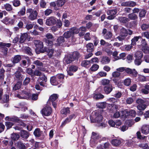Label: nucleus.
I'll list each match as a JSON object with an SVG mask.
<instances>
[{
  "label": "nucleus",
  "instance_id": "bb28decb",
  "mask_svg": "<svg viewBox=\"0 0 149 149\" xmlns=\"http://www.w3.org/2000/svg\"><path fill=\"white\" fill-rule=\"evenodd\" d=\"M72 33L70 30L69 31L65 32L63 34V36L65 38H68L73 36Z\"/></svg>",
  "mask_w": 149,
  "mask_h": 149
},
{
  "label": "nucleus",
  "instance_id": "13d9d810",
  "mask_svg": "<svg viewBox=\"0 0 149 149\" xmlns=\"http://www.w3.org/2000/svg\"><path fill=\"white\" fill-rule=\"evenodd\" d=\"M71 31L73 33V35L74 34H77L79 33L80 30L79 29H77L76 27H73L70 29Z\"/></svg>",
  "mask_w": 149,
  "mask_h": 149
},
{
  "label": "nucleus",
  "instance_id": "0e129e2a",
  "mask_svg": "<svg viewBox=\"0 0 149 149\" xmlns=\"http://www.w3.org/2000/svg\"><path fill=\"white\" fill-rule=\"evenodd\" d=\"M109 101L110 102L115 104H116V103L119 102V100L118 99L115 98H111L109 99Z\"/></svg>",
  "mask_w": 149,
  "mask_h": 149
},
{
  "label": "nucleus",
  "instance_id": "8fccbe9b",
  "mask_svg": "<svg viewBox=\"0 0 149 149\" xmlns=\"http://www.w3.org/2000/svg\"><path fill=\"white\" fill-rule=\"evenodd\" d=\"M92 139H94V140H97L99 139L100 138V136L99 134L96 133L95 132H93L92 133Z\"/></svg>",
  "mask_w": 149,
  "mask_h": 149
},
{
  "label": "nucleus",
  "instance_id": "ea45409f",
  "mask_svg": "<svg viewBox=\"0 0 149 149\" xmlns=\"http://www.w3.org/2000/svg\"><path fill=\"white\" fill-rule=\"evenodd\" d=\"M65 2V0H57L56 1V5L58 7H61Z\"/></svg>",
  "mask_w": 149,
  "mask_h": 149
},
{
  "label": "nucleus",
  "instance_id": "f704fd0d",
  "mask_svg": "<svg viewBox=\"0 0 149 149\" xmlns=\"http://www.w3.org/2000/svg\"><path fill=\"white\" fill-rule=\"evenodd\" d=\"M110 81L109 79H104L101 81V83L103 85H109Z\"/></svg>",
  "mask_w": 149,
  "mask_h": 149
},
{
  "label": "nucleus",
  "instance_id": "cd10ccee",
  "mask_svg": "<svg viewBox=\"0 0 149 149\" xmlns=\"http://www.w3.org/2000/svg\"><path fill=\"white\" fill-rule=\"evenodd\" d=\"M16 146L19 149H26V147L25 144L21 141L17 142Z\"/></svg>",
  "mask_w": 149,
  "mask_h": 149
},
{
  "label": "nucleus",
  "instance_id": "49530a36",
  "mask_svg": "<svg viewBox=\"0 0 149 149\" xmlns=\"http://www.w3.org/2000/svg\"><path fill=\"white\" fill-rule=\"evenodd\" d=\"M61 112L62 114L69 113H70L69 108L68 107L64 108L61 110Z\"/></svg>",
  "mask_w": 149,
  "mask_h": 149
},
{
  "label": "nucleus",
  "instance_id": "680f3d73",
  "mask_svg": "<svg viewBox=\"0 0 149 149\" xmlns=\"http://www.w3.org/2000/svg\"><path fill=\"white\" fill-rule=\"evenodd\" d=\"M122 95V93L121 92L118 91L116 93L114 94V96L116 99H118L121 97Z\"/></svg>",
  "mask_w": 149,
  "mask_h": 149
},
{
  "label": "nucleus",
  "instance_id": "c756f323",
  "mask_svg": "<svg viewBox=\"0 0 149 149\" xmlns=\"http://www.w3.org/2000/svg\"><path fill=\"white\" fill-rule=\"evenodd\" d=\"M128 17L130 20H134L137 19L138 16L136 14L132 13L128 15Z\"/></svg>",
  "mask_w": 149,
  "mask_h": 149
},
{
  "label": "nucleus",
  "instance_id": "4468645a",
  "mask_svg": "<svg viewBox=\"0 0 149 149\" xmlns=\"http://www.w3.org/2000/svg\"><path fill=\"white\" fill-rule=\"evenodd\" d=\"M22 71V70L20 68H18V71H17L15 74V77L16 78L19 80L22 79V75L21 72Z\"/></svg>",
  "mask_w": 149,
  "mask_h": 149
},
{
  "label": "nucleus",
  "instance_id": "9d476101",
  "mask_svg": "<svg viewBox=\"0 0 149 149\" xmlns=\"http://www.w3.org/2000/svg\"><path fill=\"white\" fill-rule=\"evenodd\" d=\"M125 71L128 74H131L132 76L136 77L137 74V72L134 69H132L129 68H125Z\"/></svg>",
  "mask_w": 149,
  "mask_h": 149
},
{
  "label": "nucleus",
  "instance_id": "37998d69",
  "mask_svg": "<svg viewBox=\"0 0 149 149\" xmlns=\"http://www.w3.org/2000/svg\"><path fill=\"white\" fill-rule=\"evenodd\" d=\"M38 46V48L39 49L40 51L42 53L44 52L45 51V49H43V42L41 41Z\"/></svg>",
  "mask_w": 149,
  "mask_h": 149
},
{
  "label": "nucleus",
  "instance_id": "a878e982",
  "mask_svg": "<svg viewBox=\"0 0 149 149\" xmlns=\"http://www.w3.org/2000/svg\"><path fill=\"white\" fill-rule=\"evenodd\" d=\"M28 36V34L27 33H24L22 34L20 36L19 42L21 43L24 42L27 38Z\"/></svg>",
  "mask_w": 149,
  "mask_h": 149
},
{
  "label": "nucleus",
  "instance_id": "9b49d317",
  "mask_svg": "<svg viewBox=\"0 0 149 149\" xmlns=\"http://www.w3.org/2000/svg\"><path fill=\"white\" fill-rule=\"evenodd\" d=\"M33 63L37 66L38 68H39L42 71H45L46 70L45 68L42 67L43 66V64L40 61L37 60L34 61Z\"/></svg>",
  "mask_w": 149,
  "mask_h": 149
},
{
  "label": "nucleus",
  "instance_id": "6e6d98bb",
  "mask_svg": "<svg viewBox=\"0 0 149 149\" xmlns=\"http://www.w3.org/2000/svg\"><path fill=\"white\" fill-rule=\"evenodd\" d=\"M99 68V66L97 64H94L90 68L91 70L92 71H95L97 70Z\"/></svg>",
  "mask_w": 149,
  "mask_h": 149
},
{
  "label": "nucleus",
  "instance_id": "6ab92c4d",
  "mask_svg": "<svg viewBox=\"0 0 149 149\" xmlns=\"http://www.w3.org/2000/svg\"><path fill=\"white\" fill-rule=\"evenodd\" d=\"M20 134L22 138L25 139L28 138L29 136V133L27 131L24 130L20 131Z\"/></svg>",
  "mask_w": 149,
  "mask_h": 149
},
{
  "label": "nucleus",
  "instance_id": "0eeeda50",
  "mask_svg": "<svg viewBox=\"0 0 149 149\" xmlns=\"http://www.w3.org/2000/svg\"><path fill=\"white\" fill-rule=\"evenodd\" d=\"M108 15L109 16L107 17V18L109 20H112L113 19L117 13V10L116 9H114L112 10H108L107 12Z\"/></svg>",
  "mask_w": 149,
  "mask_h": 149
},
{
  "label": "nucleus",
  "instance_id": "473e14b6",
  "mask_svg": "<svg viewBox=\"0 0 149 149\" xmlns=\"http://www.w3.org/2000/svg\"><path fill=\"white\" fill-rule=\"evenodd\" d=\"M47 52V55L49 58H51L53 56L54 53L57 52L56 51H54L53 49H49Z\"/></svg>",
  "mask_w": 149,
  "mask_h": 149
},
{
  "label": "nucleus",
  "instance_id": "20e7f679",
  "mask_svg": "<svg viewBox=\"0 0 149 149\" xmlns=\"http://www.w3.org/2000/svg\"><path fill=\"white\" fill-rule=\"evenodd\" d=\"M120 35L116 38L120 41L124 40L126 37L127 36L128 31L127 30L123 27L120 29Z\"/></svg>",
  "mask_w": 149,
  "mask_h": 149
},
{
  "label": "nucleus",
  "instance_id": "423d86ee",
  "mask_svg": "<svg viewBox=\"0 0 149 149\" xmlns=\"http://www.w3.org/2000/svg\"><path fill=\"white\" fill-rule=\"evenodd\" d=\"M45 37L46 38H44L43 40L45 42L46 45L47 46H52L53 45V42L52 41L49 40L54 38V36L52 34L48 33L45 35Z\"/></svg>",
  "mask_w": 149,
  "mask_h": 149
},
{
  "label": "nucleus",
  "instance_id": "b1692460",
  "mask_svg": "<svg viewBox=\"0 0 149 149\" xmlns=\"http://www.w3.org/2000/svg\"><path fill=\"white\" fill-rule=\"evenodd\" d=\"M70 55L74 61L77 60L80 56V54L77 52H74Z\"/></svg>",
  "mask_w": 149,
  "mask_h": 149
},
{
  "label": "nucleus",
  "instance_id": "f8f14e48",
  "mask_svg": "<svg viewBox=\"0 0 149 149\" xmlns=\"http://www.w3.org/2000/svg\"><path fill=\"white\" fill-rule=\"evenodd\" d=\"M65 41L63 36L59 37L57 39L54 45L56 46H59L62 44Z\"/></svg>",
  "mask_w": 149,
  "mask_h": 149
},
{
  "label": "nucleus",
  "instance_id": "ddd939ff",
  "mask_svg": "<svg viewBox=\"0 0 149 149\" xmlns=\"http://www.w3.org/2000/svg\"><path fill=\"white\" fill-rule=\"evenodd\" d=\"M141 132L145 134H147L149 133V125H144L141 127Z\"/></svg>",
  "mask_w": 149,
  "mask_h": 149
},
{
  "label": "nucleus",
  "instance_id": "338daca9",
  "mask_svg": "<svg viewBox=\"0 0 149 149\" xmlns=\"http://www.w3.org/2000/svg\"><path fill=\"white\" fill-rule=\"evenodd\" d=\"M143 51L145 53H149V47L145 46L143 47L142 49Z\"/></svg>",
  "mask_w": 149,
  "mask_h": 149
},
{
  "label": "nucleus",
  "instance_id": "a18cd8bd",
  "mask_svg": "<svg viewBox=\"0 0 149 149\" xmlns=\"http://www.w3.org/2000/svg\"><path fill=\"white\" fill-rule=\"evenodd\" d=\"M120 75L121 73L116 70L112 72V76L114 78H118L120 77Z\"/></svg>",
  "mask_w": 149,
  "mask_h": 149
},
{
  "label": "nucleus",
  "instance_id": "393cba45",
  "mask_svg": "<svg viewBox=\"0 0 149 149\" xmlns=\"http://www.w3.org/2000/svg\"><path fill=\"white\" fill-rule=\"evenodd\" d=\"M91 63V61H90L84 60L82 62L81 65L83 67L88 68L90 66Z\"/></svg>",
  "mask_w": 149,
  "mask_h": 149
},
{
  "label": "nucleus",
  "instance_id": "774afa93",
  "mask_svg": "<svg viewBox=\"0 0 149 149\" xmlns=\"http://www.w3.org/2000/svg\"><path fill=\"white\" fill-rule=\"evenodd\" d=\"M149 27V25L145 24H143L141 26V29L143 31L145 30L148 29Z\"/></svg>",
  "mask_w": 149,
  "mask_h": 149
},
{
  "label": "nucleus",
  "instance_id": "e2e57ef3",
  "mask_svg": "<svg viewBox=\"0 0 149 149\" xmlns=\"http://www.w3.org/2000/svg\"><path fill=\"white\" fill-rule=\"evenodd\" d=\"M125 56V54L124 53H122L120 54L119 56L118 57H116L115 58L116 60L123 58Z\"/></svg>",
  "mask_w": 149,
  "mask_h": 149
},
{
  "label": "nucleus",
  "instance_id": "7c9ffc66",
  "mask_svg": "<svg viewBox=\"0 0 149 149\" xmlns=\"http://www.w3.org/2000/svg\"><path fill=\"white\" fill-rule=\"evenodd\" d=\"M21 59V57L19 55L15 56L13 59L12 62L13 64L18 63Z\"/></svg>",
  "mask_w": 149,
  "mask_h": 149
},
{
  "label": "nucleus",
  "instance_id": "de8ad7c7",
  "mask_svg": "<svg viewBox=\"0 0 149 149\" xmlns=\"http://www.w3.org/2000/svg\"><path fill=\"white\" fill-rule=\"evenodd\" d=\"M104 97V96L100 93L95 94L93 97L94 99L96 100H98L100 99H102Z\"/></svg>",
  "mask_w": 149,
  "mask_h": 149
},
{
  "label": "nucleus",
  "instance_id": "f257e3e1",
  "mask_svg": "<svg viewBox=\"0 0 149 149\" xmlns=\"http://www.w3.org/2000/svg\"><path fill=\"white\" fill-rule=\"evenodd\" d=\"M92 115L90 116L91 122L92 123L101 122L103 118L101 114V111H96L92 113Z\"/></svg>",
  "mask_w": 149,
  "mask_h": 149
},
{
  "label": "nucleus",
  "instance_id": "e433bc0d",
  "mask_svg": "<svg viewBox=\"0 0 149 149\" xmlns=\"http://www.w3.org/2000/svg\"><path fill=\"white\" fill-rule=\"evenodd\" d=\"M97 106L98 108L103 109L106 106V102H101L97 103Z\"/></svg>",
  "mask_w": 149,
  "mask_h": 149
},
{
  "label": "nucleus",
  "instance_id": "412c9836",
  "mask_svg": "<svg viewBox=\"0 0 149 149\" xmlns=\"http://www.w3.org/2000/svg\"><path fill=\"white\" fill-rule=\"evenodd\" d=\"M117 19L120 22L123 23H126L130 21L129 19L128 18L123 16L118 17Z\"/></svg>",
  "mask_w": 149,
  "mask_h": 149
},
{
  "label": "nucleus",
  "instance_id": "7ed1b4c3",
  "mask_svg": "<svg viewBox=\"0 0 149 149\" xmlns=\"http://www.w3.org/2000/svg\"><path fill=\"white\" fill-rule=\"evenodd\" d=\"M9 47V43H6L0 42V52L1 54L6 56L7 54L8 49Z\"/></svg>",
  "mask_w": 149,
  "mask_h": 149
},
{
  "label": "nucleus",
  "instance_id": "39448f33",
  "mask_svg": "<svg viewBox=\"0 0 149 149\" xmlns=\"http://www.w3.org/2000/svg\"><path fill=\"white\" fill-rule=\"evenodd\" d=\"M26 13H30L28 16V18L30 20H33L36 19L38 13L36 10L29 8L27 9Z\"/></svg>",
  "mask_w": 149,
  "mask_h": 149
},
{
  "label": "nucleus",
  "instance_id": "5701e85b",
  "mask_svg": "<svg viewBox=\"0 0 149 149\" xmlns=\"http://www.w3.org/2000/svg\"><path fill=\"white\" fill-rule=\"evenodd\" d=\"M110 61V59L109 57L106 56H104L102 58L100 61L102 63L105 64L109 63Z\"/></svg>",
  "mask_w": 149,
  "mask_h": 149
},
{
  "label": "nucleus",
  "instance_id": "69168bd1",
  "mask_svg": "<svg viewBox=\"0 0 149 149\" xmlns=\"http://www.w3.org/2000/svg\"><path fill=\"white\" fill-rule=\"evenodd\" d=\"M126 101L127 104H130L133 102L134 100L132 98L130 97L127 98Z\"/></svg>",
  "mask_w": 149,
  "mask_h": 149
},
{
  "label": "nucleus",
  "instance_id": "6e6552de",
  "mask_svg": "<svg viewBox=\"0 0 149 149\" xmlns=\"http://www.w3.org/2000/svg\"><path fill=\"white\" fill-rule=\"evenodd\" d=\"M56 19L54 17H51L47 19L45 24L48 26H52L56 22Z\"/></svg>",
  "mask_w": 149,
  "mask_h": 149
},
{
  "label": "nucleus",
  "instance_id": "dca6fc26",
  "mask_svg": "<svg viewBox=\"0 0 149 149\" xmlns=\"http://www.w3.org/2000/svg\"><path fill=\"white\" fill-rule=\"evenodd\" d=\"M113 87L111 85H109L104 87V91L107 94H109L113 90Z\"/></svg>",
  "mask_w": 149,
  "mask_h": 149
},
{
  "label": "nucleus",
  "instance_id": "2eb2a0df",
  "mask_svg": "<svg viewBox=\"0 0 149 149\" xmlns=\"http://www.w3.org/2000/svg\"><path fill=\"white\" fill-rule=\"evenodd\" d=\"M58 98V96L57 94H54L52 95L49 98L47 102L48 104H51V102H53L55 101Z\"/></svg>",
  "mask_w": 149,
  "mask_h": 149
},
{
  "label": "nucleus",
  "instance_id": "c9c22d12",
  "mask_svg": "<svg viewBox=\"0 0 149 149\" xmlns=\"http://www.w3.org/2000/svg\"><path fill=\"white\" fill-rule=\"evenodd\" d=\"M143 56L142 52L140 51H137L134 54V57L137 58L141 59L143 57Z\"/></svg>",
  "mask_w": 149,
  "mask_h": 149
},
{
  "label": "nucleus",
  "instance_id": "f03ea898",
  "mask_svg": "<svg viewBox=\"0 0 149 149\" xmlns=\"http://www.w3.org/2000/svg\"><path fill=\"white\" fill-rule=\"evenodd\" d=\"M31 94L30 91L28 89H25L22 91L21 95L17 94L15 97L21 99H29L30 98Z\"/></svg>",
  "mask_w": 149,
  "mask_h": 149
},
{
  "label": "nucleus",
  "instance_id": "4be33fe9",
  "mask_svg": "<svg viewBox=\"0 0 149 149\" xmlns=\"http://www.w3.org/2000/svg\"><path fill=\"white\" fill-rule=\"evenodd\" d=\"M87 52H93L94 50V46L93 44L91 43H89L86 45Z\"/></svg>",
  "mask_w": 149,
  "mask_h": 149
},
{
  "label": "nucleus",
  "instance_id": "a211bd4d",
  "mask_svg": "<svg viewBox=\"0 0 149 149\" xmlns=\"http://www.w3.org/2000/svg\"><path fill=\"white\" fill-rule=\"evenodd\" d=\"M30 60L28 57H26L25 59L22 61L21 65L23 67H27L30 63Z\"/></svg>",
  "mask_w": 149,
  "mask_h": 149
},
{
  "label": "nucleus",
  "instance_id": "aec40b11",
  "mask_svg": "<svg viewBox=\"0 0 149 149\" xmlns=\"http://www.w3.org/2000/svg\"><path fill=\"white\" fill-rule=\"evenodd\" d=\"M50 82L53 85H56L60 82L55 76L52 77L50 79Z\"/></svg>",
  "mask_w": 149,
  "mask_h": 149
},
{
  "label": "nucleus",
  "instance_id": "09e8293b",
  "mask_svg": "<svg viewBox=\"0 0 149 149\" xmlns=\"http://www.w3.org/2000/svg\"><path fill=\"white\" fill-rule=\"evenodd\" d=\"M146 100L142 99L141 98H138L136 101V103L139 104H145L146 102Z\"/></svg>",
  "mask_w": 149,
  "mask_h": 149
},
{
  "label": "nucleus",
  "instance_id": "79ce46f5",
  "mask_svg": "<svg viewBox=\"0 0 149 149\" xmlns=\"http://www.w3.org/2000/svg\"><path fill=\"white\" fill-rule=\"evenodd\" d=\"M56 77L59 81V82H62L64 79V76L63 74H59L56 75Z\"/></svg>",
  "mask_w": 149,
  "mask_h": 149
},
{
  "label": "nucleus",
  "instance_id": "c85d7f7f",
  "mask_svg": "<svg viewBox=\"0 0 149 149\" xmlns=\"http://www.w3.org/2000/svg\"><path fill=\"white\" fill-rule=\"evenodd\" d=\"M42 132L41 131L40 129L37 128L35 130L33 134L36 137H39L41 136L42 134Z\"/></svg>",
  "mask_w": 149,
  "mask_h": 149
},
{
  "label": "nucleus",
  "instance_id": "4c0bfd02",
  "mask_svg": "<svg viewBox=\"0 0 149 149\" xmlns=\"http://www.w3.org/2000/svg\"><path fill=\"white\" fill-rule=\"evenodd\" d=\"M65 61L67 64H69L71 63L72 61H74V60L73 59H72V58L70 54L67 58H65Z\"/></svg>",
  "mask_w": 149,
  "mask_h": 149
},
{
  "label": "nucleus",
  "instance_id": "603ef678",
  "mask_svg": "<svg viewBox=\"0 0 149 149\" xmlns=\"http://www.w3.org/2000/svg\"><path fill=\"white\" fill-rule=\"evenodd\" d=\"M131 80L129 78H127L125 79L124 81V85L127 86H129L131 83Z\"/></svg>",
  "mask_w": 149,
  "mask_h": 149
},
{
  "label": "nucleus",
  "instance_id": "3c124183",
  "mask_svg": "<svg viewBox=\"0 0 149 149\" xmlns=\"http://www.w3.org/2000/svg\"><path fill=\"white\" fill-rule=\"evenodd\" d=\"M112 36V34L110 31H108L106 35L104 36V37L106 39H110Z\"/></svg>",
  "mask_w": 149,
  "mask_h": 149
},
{
  "label": "nucleus",
  "instance_id": "1a4fd4ad",
  "mask_svg": "<svg viewBox=\"0 0 149 149\" xmlns=\"http://www.w3.org/2000/svg\"><path fill=\"white\" fill-rule=\"evenodd\" d=\"M52 112L51 108L50 107H46L42 109L41 113L43 116H49Z\"/></svg>",
  "mask_w": 149,
  "mask_h": 149
},
{
  "label": "nucleus",
  "instance_id": "052dcab7",
  "mask_svg": "<svg viewBox=\"0 0 149 149\" xmlns=\"http://www.w3.org/2000/svg\"><path fill=\"white\" fill-rule=\"evenodd\" d=\"M54 66L57 69H59L60 68V62L58 60H55L53 62Z\"/></svg>",
  "mask_w": 149,
  "mask_h": 149
},
{
  "label": "nucleus",
  "instance_id": "a19ab883",
  "mask_svg": "<svg viewBox=\"0 0 149 149\" xmlns=\"http://www.w3.org/2000/svg\"><path fill=\"white\" fill-rule=\"evenodd\" d=\"M11 139L14 141L17 140L19 137V135L17 134L13 133L11 134Z\"/></svg>",
  "mask_w": 149,
  "mask_h": 149
},
{
  "label": "nucleus",
  "instance_id": "f3484780",
  "mask_svg": "<svg viewBox=\"0 0 149 149\" xmlns=\"http://www.w3.org/2000/svg\"><path fill=\"white\" fill-rule=\"evenodd\" d=\"M122 142L121 139H113L111 141L112 144L114 146H118L120 145Z\"/></svg>",
  "mask_w": 149,
  "mask_h": 149
},
{
  "label": "nucleus",
  "instance_id": "864d4df0",
  "mask_svg": "<svg viewBox=\"0 0 149 149\" xmlns=\"http://www.w3.org/2000/svg\"><path fill=\"white\" fill-rule=\"evenodd\" d=\"M146 10L144 9H142L139 12V16L141 17H144L146 15Z\"/></svg>",
  "mask_w": 149,
  "mask_h": 149
},
{
  "label": "nucleus",
  "instance_id": "bf43d9fd",
  "mask_svg": "<svg viewBox=\"0 0 149 149\" xmlns=\"http://www.w3.org/2000/svg\"><path fill=\"white\" fill-rule=\"evenodd\" d=\"M22 84L20 82H18L14 86L13 88L14 90H16L19 89L21 87Z\"/></svg>",
  "mask_w": 149,
  "mask_h": 149
},
{
  "label": "nucleus",
  "instance_id": "2f4dec72",
  "mask_svg": "<svg viewBox=\"0 0 149 149\" xmlns=\"http://www.w3.org/2000/svg\"><path fill=\"white\" fill-rule=\"evenodd\" d=\"M147 107L145 104H139L137 106V109L140 111H144Z\"/></svg>",
  "mask_w": 149,
  "mask_h": 149
},
{
  "label": "nucleus",
  "instance_id": "c03bdc74",
  "mask_svg": "<svg viewBox=\"0 0 149 149\" xmlns=\"http://www.w3.org/2000/svg\"><path fill=\"white\" fill-rule=\"evenodd\" d=\"M141 38V36H136L132 40V44L134 45L136 44V42L138 41L139 39Z\"/></svg>",
  "mask_w": 149,
  "mask_h": 149
},
{
  "label": "nucleus",
  "instance_id": "72a5a7b5",
  "mask_svg": "<svg viewBox=\"0 0 149 149\" xmlns=\"http://www.w3.org/2000/svg\"><path fill=\"white\" fill-rule=\"evenodd\" d=\"M107 75L106 72L103 71L99 72L96 75V77L98 78L101 77H105Z\"/></svg>",
  "mask_w": 149,
  "mask_h": 149
},
{
  "label": "nucleus",
  "instance_id": "4d7b16f0",
  "mask_svg": "<svg viewBox=\"0 0 149 149\" xmlns=\"http://www.w3.org/2000/svg\"><path fill=\"white\" fill-rule=\"evenodd\" d=\"M142 61L141 59L136 58L134 60V62L135 65H139L141 64Z\"/></svg>",
  "mask_w": 149,
  "mask_h": 149
},
{
  "label": "nucleus",
  "instance_id": "5fc2aeb1",
  "mask_svg": "<svg viewBox=\"0 0 149 149\" xmlns=\"http://www.w3.org/2000/svg\"><path fill=\"white\" fill-rule=\"evenodd\" d=\"M9 95H5L3 98V103L8 102L9 100Z\"/></svg>",
  "mask_w": 149,
  "mask_h": 149
},
{
  "label": "nucleus",
  "instance_id": "58836bf2",
  "mask_svg": "<svg viewBox=\"0 0 149 149\" xmlns=\"http://www.w3.org/2000/svg\"><path fill=\"white\" fill-rule=\"evenodd\" d=\"M121 116H122L124 117H126L127 116L129 115V111L127 110H123L120 112Z\"/></svg>",
  "mask_w": 149,
  "mask_h": 149
}]
</instances>
